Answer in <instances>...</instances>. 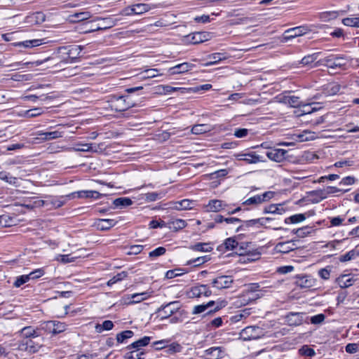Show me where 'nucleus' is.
<instances>
[{
	"mask_svg": "<svg viewBox=\"0 0 359 359\" xmlns=\"http://www.w3.org/2000/svg\"><path fill=\"white\" fill-rule=\"evenodd\" d=\"M97 20L101 21V23L99 26H97L95 28H93L92 31H97V30H102V29H109L111 27H113L117 24L118 19L114 18L112 17H108V18H97Z\"/></svg>",
	"mask_w": 359,
	"mask_h": 359,
	"instance_id": "nucleus-12",
	"label": "nucleus"
},
{
	"mask_svg": "<svg viewBox=\"0 0 359 359\" xmlns=\"http://www.w3.org/2000/svg\"><path fill=\"white\" fill-rule=\"evenodd\" d=\"M91 17L90 12L75 13L70 16L72 22H80L89 19Z\"/></svg>",
	"mask_w": 359,
	"mask_h": 359,
	"instance_id": "nucleus-34",
	"label": "nucleus"
},
{
	"mask_svg": "<svg viewBox=\"0 0 359 359\" xmlns=\"http://www.w3.org/2000/svg\"><path fill=\"white\" fill-rule=\"evenodd\" d=\"M43 113V109L42 108H34L32 109H29L26 111L25 116L28 118H33L38 116Z\"/></svg>",
	"mask_w": 359,
	"mask_h": 359,
	"instance_id": "nucleus-53",
	"label": "nucleus"
},
{
	"mask_svg": "<svg viewBox=\"0 0 359 359\" xmlns=\"http://www.w3.org/2000/svg\"><path fill=\"white\" fill-rule=\"evenodd\" d=\"M168 227L174 231L184 229L187 226L186 221L181 219H170L167 222Z\"/></svg>",
	"mask_w": 359,
	"mask_h": 359,
	"instance_id": "nucleus-23",
	"label": "nucleus"
},
{
	"mask_svg": "<svg viewBox=\"0 0 359 359\" xmlns=\"http://www.w3.org/2000/svg\"><path fill=\"white\" fill-rule=\"evenodd\" d=\"M309 229H310V228L309 226H304L302 228L294 229L292 231V233L294 234H297V236H299L300 238H304L311 233Z\"/></svg>",
	"mask_w": 359,
	"mask_h": 359,
	"instance_id": "nucleus-55",
	"label": "nucleus"
},
{
	"mask_svg": "<svg viewBox=\"0 0 359 359\" xmlns=\"http://www.w3.org/2000/svg\"><path fill=\"white\" fill-rule=\"evenodd\" d=\"M249 130L246 128H236L233 135L238 138H243L248 135Z\"/></svg>",
	"mask_w": 359,
	"mask_h": 359,
	"instance_id": "nucleus-64",
	"label": "nucleus"
},
{
	"mask_svg": "<svg viewBox=\"0 0 359 359\" xmlns=\"http://www.w3.org/2000/svg\"><path fill=\"white\" fill-rule=\"evenodd\" d=\"M107 102L112 110L119 112L125 111L135 106V103L129 100V97L125 95H109Z\"/></svg>",
	"mask_w": 359,
	"mask_h": 359,
	"instance_id": "nucleus-2",
	"label": "nucleus"
},
{
	"mask_svg": "<svg viewBox=\"0 0 359 359\" xmlns=\"http://www.w3.org/2000/svg\"><path fill=\"white\" fill-rule=\"evenodd\" d=\"M208 260H209V258L208 257V256L199 257L196 259H193L187 261V263L185 264V265L188 266V265L194 264V266H198L203 264V263L208 262Z\"/></svg>",
	"mask_w": 359,
	"mask_h": 359,
	"instance_id": "nucleus-45",
	"label": "nucleus"
},
{
	"mask_svg": "<svg viewBox=\"0 0 359 359\" xmlns=\"http://www.w3.org/2000/svg\"><path fill=\"white\" fill-rule=\"evenodd\" d=\"M29 281V278L27 275H22L16 278L15 281L13 283V285L16 287H20L22 285Z\"/></svg>",
	"mask_w": 359,
	"mask_h": 359,
	"instance_id": "nucleus-61",
	"label": "nucleus"
},
{
	"mask_svg": "<svg viewBox=\"0 0 359 359\" xmlns=\"http://www.w3.org/2000/svg\"><path fill=\"white\" fill-rule=\"evenodd\" d=\"M114 327V323L111 320H104L102 324L95 325V330L97 333H101L104 330H111Z\"/></svg>",
	"mask_w": 359,
	"mask_h": 359,
	"instance_id": "nucleus-36",
	"label": "nucleus"
},
{
	"mask_svg": "<svg viewBox=\"0 0 359 359\" xmlns=\"http://www.w3.org/2000/svg\"><path fill=\"white\" fill-rule=\"evenodd\" d=\"M287 151L282 149H270L266 151V156L277 163L283 162L287 158Z\"/></svg>",
	"mask_w": 359,
	"mask_h": 359,
	"instance_id": "nucleus-9",
	"label": "nucleus"
},
{
	"mask_svg": "<svg viewBox=\"0 0 359 359\" xmlns=\"http://www.w3.org/2000/svg\"><path fill=\"white\" fill-rule=\"evenodd\" d=\"M54 327H55V320H50L42 323L39 328L38 330H43L48 333H52L54 334Z\"/></svg>",
	"mask_w": 359,
	"mask_h": 359,
	"instance_id": "nucleus-39",
	"label": "nucleus"
},
{
	"mask_svg": "<svg viewBox=\"0 0 359 359\" xmlns=\"http://www.w3.org/2000/svg\"><path fill=\"white\" fill-rule=\"evenodd\" d=\"M134 332L131 330H126L116 334V340L118 343H123L127 339L131 338Z\"/></svg>",
	"mask_w": 359,
	"mask_h": 359,
	"instance_id": "nucleus-43",
	"label": "nucleus"
},
{
	"mask_svg": "<svg viewBox=\"0 0 359 359\" xmlns=\"http://www.w3.org/2000/svg\"><path fill=\"white\" fill-rule=\"evenodd\" d=\"M325 319V316L320 313L310 318V322L313 325H319L322 323Z\"/></svg>",
	"mask_w": 359,
	"mask_h": 359,
	"instance_id": "nucleus-59",
	"label": "nucleus"
},
{
	"mask_svg": "<svg viewBox=\"0 0 359 359\" xmlns=\"http://www.w3.org/2000/svg\"><path fill=\"white\" fill-rule=\"evenodd\" d=\"M304 313H290L287 316V321L290 325H299L304 322Z\"/></svg>",
	"mask_w": 359,
	"mask_h": 359,
	"instance_id": "nucleus-21",
	"label": "nucleus"
},
{
	"mask_svg": "<svg viewBox=\"0 0 359 359\" xmlns=\"http://www.w3.org/2000/svg\"><path fill=\"white\" fill-rule=\"evenodd\" d=\"M194 203L193 201L184 199L175 203L174 208L177 210H191L193 208L192 205Z\"/></svg>",
	"mask_w": 359,
	"mask_h": 359,
	"instance_id": "nucleus-31",
	"label": "nucleus"
},
{
	"mask_svg": "<svg viewBox=\"0 0 359 359\" xmlns=\"http://www.w3.org/2000/svg\"><path fill=\"white\" fill-rule=\"evenodd\" d=\"M64 133V131L60 130L59 129L55 130L54 131H39L37 133V135L39 137H37V139L41 142L50 141L60 137H62Z\"/></svg>",
	"mask_w": 359,
	"mask_h": 359,
	"instance_id": "nucleus-11",
	"label": "nucleus"
},
{
	"mask_svg": "<svg viewBox=\"0 0 359 359\" xmlns=\"http://www.w3.org/2000/svg\"><path fill=\"white\" fill-rule=\"evenodd\" d=\"M297 248L296 241L291 240L285 242L278 243L276 245V249L278 252L286 254Z\"/></svg>",
	"mask_w": 359,
	"mask_h": 359,
	"instance_id": "nucleus-15",
	"label": "nucleus"
},
{
	"mask_svg": "<svg viewBox=\"0 0 359 359\" xmlns=\"http://www.w3.org/2000/svg\"><path fill=\"white\" fill-rule=\"evenodd\" d=\"M150 340H151L150 337L145 336L143 338H142V339L133 342L130 345H129L127 347V348L128 349L134 348V349H137L140 351L141 347L148 345L150 342Z\"/></svg>",
	"mask_w": 359,
	"mask_h": 359,
	"instance_id": "nucleus-30",
	"label": "nucleus"
},
{
	"mask_svg": "<svg viewBox=\"0 0 359 359\" xmlns=\"http://www.w3.org/2000/svg\"><path fill=\"white\" fill-rule=\"evenodd\" d=\"M271 218L266 217V218H259V219H250L246 221H242V224L240 225L236 230V232L240 231H244L249 230L250 228L254 227V226H260L264 224L263 221L264 220H269Z\"/></svg>",
	"mask_w": 359,
	"mask_h": 359,
	"instance_id": "nucleus-10",
	"label": "nucleus"
},
{
	"mask_svg": "<svg viewBox=\"0 0 359 359\" xmlns=\"http://www.w3.org/2000/svg\"><path fill=\"white\" fill-rule=\"evenodd\" d=\"M67 325L64 323L55 320L54 334L61 333L66 330Z\"/></svg>",
	"mask_w": 359,
	"mask_h": 359,
	"instance_id": "nucleus-60",
	"label": "nucleus"
},
{
	"mask_svg": "<svg viewBox=\"0 0 359 359\" xmlns=\"http://www.w3.org/2000/svg\"><path fill=\"white\" fill-rule=\"evenodd\" d=\"M166 252V249L164 247H158L156 248L155 250L151 251L149 253V257L151 259L158 257L159 256H161L164 255Z\"/></svg>",
	"mask_w": 359,
	"mask_h": 359,
	"instance_id": "nucleus-54",
	"label": "nucleus"
},
{
	"mask_svg": "<svg viewBox=\"0 0 359 359\" xmlns=\"http://www.w3.org/2000/svg\"><path fill=\"white\" fill-rule=\"evenodd\" d=\"M206 359H219L224 356V351L221 347H211L205 351Z\"/></svg>",
	"mask_w": 359,
	"mask_h": 359,
	"instance_id": "nucleus-19",
	"label": "nucleus"
},
{
	"mask_svg": "<svg viewBox=\"0 0 359 359\" xmlns=\"http://www.w3.org/2000/svg\"><path fill=\"white\" fill-rule=\"evenodd\" d=\"M180 309L179 302H172L165 305H162L157 311L158 313H163L161 318H167Z\"/></svg>",
	"mask_w": 359,
	"mask_h": 359,
	"instance_id": "nucleus-7",
	"label": "nucleus"
},
{
	"mask_svg": "<svg viewBox=\"0 0 359 359\" xmlns=\"http://www.w3.org/2000/svg\"><path fill=\"white\" fill-rule=\"evenodd\" d=\"M210 130V126L207 124H197L192 127L191 133L195 135H200Z\"/></svg>",
	"mask_w": 359,
	"mask_h": 359,
	"instance_id": "nucleus-35",
	"label": "nucleus"
},
{
	"mask_svg": "<svg viewBox=\"0 0 359 359\" xmlns=\"http://www.w3.org/2000/svg\"><path fill=\"white\" fill-rule=\"evenodd\" d=\"M55 62V58L54 57H48V58H46L43 60H36L34 62H25V63H22L21 62H14V63H12L11 65H6L7 67H10L13 70H16V69H20V65H24L25 67H28L29 65H34L36 67V66H39L41 65H42L43 63L44 62Z\"/></svg>",
	"mask_w": 359,
	"mask_h": 359,
	"instance_id": "nucleus-18",
	"label": "nucleus"
},
{
	"mask_svg": "<svg viewBox=\"0 0 359 359\" xmlns=\"http://www.w3.org/2000/svg\"><path fill=\"white\" fill-rule=\"evenodd\" d=\"M301 107H302V114H311V113L318 110V109L316 107H311V104H308V103H305V102H304L302 104Z\"/></svg>",
	"mask_w": 359,
	"mask_h": 359,
	"instance_id": "nucleus-63",
	"label": "nucleus"
},
{
	"mask_svg": "<svg viewBox=\"0 0 359 359\" xmlns=\"http://www.w3.org/2000/svg\"><path fill=\"white\" fill-rule=\"evenodd\" d=\"M113 204L116 208H126V207H128V206L132 205L133 201L129 198L121 197V198H116L114 201Z\"/></svg>",
	"mask_w": 359,
	"mask_h": 359,
	"instance_id": "nucleus-33",
	"label": "nucleus"
},
{
	"mask_svg": "<svg viewBox=\"0 0 359 359\" xmlns=\"http://www.w3.org/2000/svg\"><path fill=\"white\" fill-rule=\"evenodd\" d=\"M348 62L349 60L345 56L331 55L317 61L313 66L316 67L320 65H325L333 69H345Z\"/></svg>",
	"mask_w": 359,
	"mask_h": 359,
	"instance_id": "nucleus-1",
	"label": "nucleus"
},
{
	"mask_svg": "<svg viewBox=\"0 0 359 359\" xmlns=\"http://www.w3.org/2000/svg\"><path fill=\"white\" fill-rule=\"evenodd\" d=\"M116 224V221L112 219H100L97 222V226L100 230L106 231L115 226Z\"/></svg>",
	"mask_w": 359,
	"mask_h": 359,
	"instance_id": "nucleus-29",
	"label": "nucleus"
},
{
	"mask_svg": "<svg viewBox=\"0 0 359 359\" xmlns=\"http://www.w3.org/2000/svg\"><path fill=\"white\" fill-rule=\"evenodd\" d=\"M43 274H44L43 270L41 269H36V270L32 271L29 274H27V276H28L29 280L31 279L34 280V279L39 278L41 277Z\"/></svg>",
	"mask_w": 359,
	"mask_h": 359,
	"instance_id": "nucleus-62",
	"label": "nucleus"
},
{
	"mask_svg": "<svg viewBox=\"0 0 359 359\" xmlns=\"http://www.w3.org/2000/svg\"><path fill=\"white\" fill-rule=\"evenodd\" d=\"M274 196V192L273 191H266L261 195H256L252 197L248 198L246 201L243 202L244 205H258L263 202L268 201L271 198H272Z\"/></svg>",
	"mask_w": 359,
	"mask_h": 359,
	"instance_id": "nucleus-5",
	"label": "nucleus"
},
{
	"mask_svg": "<svg viewBox=\"0 0 359 359\" xmlns=\"http://www.w3.org/2000/svg\"><path fill=\"white\" fill-rule=\"evenodd\" d=\"M238 161H243L248 164H255L258 162H264L262 156L256 154L255 152L240 153L235 155Z\"/></svg>",
	"mask_w": 359,
	"mask_h": 359,
	"instance_id": "nucleus-8",
	"label": "nucleus"
},
{
	"mask_svg": "<svg viewBox=\"0 0 359 359\" xmlns=\"http://www.w3.org/2000/svg\"><path fill=\"white\" fill-rule=\"evenodd\" d=\"M184 273H186L185 269L178 268V269H175L173 270L168 271L165 276L167 278H173L180 276Z\"/></svg>",
	"mask_w": 359,
	"mask_h": 359,
	"instance_id": "nucleus-49",
	"label": "nucleus"
},
{
	"mask_svg": "<svg viewBox=\"0 0 359 359\" xmlns=\"http://www.w3.org/2000/svg\"><path fill=\"white\" fill-rule=\"evenodd\" d=\"M191 249L200 252H210L212 250V247L209 243H198L191 247Z\"/></svg>",
	"mask_w": 359,
	"mask_h": 359,
	"instance_id": "nucleus-44",
	"label": "nucleus"
},
{
	"mask_svg": "<svg viewBox=\"0 0 359 359\" xmlns=\"http://www.w3.org/2000/svg\"><path fill=\"white\" fill-rule=\"evenodd\" d=\"M299 353L302 355L312 357L316 355V351L313 348H311L308 345H304L299 350Z\"/></svg>",
	"mask_w": 359,
	"mask_h": 359,
	"instance_id": "nucleus-47",
	"label": "nucleus"
},
{
	"mask_svg": "<svg viewBox=\"0 0 359 359\" xmlns=\"http://www.w3.org/2000/svg\"><path fill=\"white\" fill-rule=\"evenodd\" d=\"M128 273L126 271H122L121 273H117L116 276L112 277L110 280H108L107 285L108 286H111L116 283L122 280L127 276Z\"/></svg>",
	"mask_w": 359,
	"mask_h": 359,
	"instance_id": "nucleus-46",
	"label": "nucleus"
},
{
	"mask_svg": "<svg viewBox=\"0 0 359 359\" xmlns=\"http://www.w3.org/2000/svg\"><path fill=\"white\" fill-rule=\"evenodd\" d=\"M145 200L147 202H152L156 201L158 199H160L163 197L162 193H157V192H151L147 193L144 195Z\"/></svg>",
	"mask_w": 359,
	"mask_h": 359,
	"instance_id": "nucleus-52",
	"label": "nucleus"
},
{
	"mask_svg": "<svg viewBox=\"0 0 359 359\" xmlns=\"http://www.w3.org/2000/svg\"><path fill=\"white\" fill-rule=\"evenodd\" d=\"M43 341V339L41 337L39 338H32L26 339V343L27 344L28 352L29 353H36L39 351V349L41 347Z\"/></svg>",
	"mask_w": 359,
	"mask_h": 359,
	"instance_id": "nucleus-20",
	"label": "nucleus"
},
{
	"mask_svg": "<svg viewBox=\"0 0 359 359\" xmlns=\"http://www.w3.org/2000/svg\"><path fill=\"white\" fill-rule=\"evenodd\" d=\"M208 57L209 59H210V60L204 64V66L205 67L215 65L218 62L228 58V57L226 56L225 54L222 53H215L211 55H209Z\"/></svg>",
	"mask_w": 359,
	"mask_h": 359,
	"instance_id": "nucleus-24",
	"label": "nucleus"
},
{
	"mask_svg": "<svg viewBox=\"0 0 359 359\" xmlns=\"http://www.w3.org/2000/svg\"><path fill=\"white\" fill-rule=\"evenodd\" d=\"M319 54L320 53H315L304 56L299 61V65H301L302 67H311L312 64L318 59Z\"/></svg>",
	"mask_w": 359,
	"mask_h": 359,
	"instance_id": "nucleus-25",
	"label": "nucleus"
},
{
	"mask_svg": "<svg viewBox=\"0 0 359 359\" xmlns=\"http://www.w3.org/2000/svg\"><path fill=\"white\" fill-rule=\"evenodd\" d=\"M208 36L205 32H195L187 36V40L193 44H198L207 41Z\"/></svg>",
	"mask_w": 359,
	"mask_h": 359,
	"instance_id": "nucleus-22",
	"label": "nucleus"
},
{
	"mask_svg": "<svg viewBox=\"0 0 359 359\" xmlns=\"http://www.w3.org/2000/svg\"><path fill=\"white\" fill-rule=\"evenodd\" d=\"M296 284L302 288H308L312 286L311 280L309 279L307 276H297Z\"/></svg>",
	"mask_w": 359,
	"mask_h": 359,
	"instance_id": "nucleus-37",
	"label": "nucleus"
},
{
	"mask_svg": "<svg viewBox=\"0 0 359 359\" xmlns=\"http://www.w3.org/2000/svg\"><path fill=\"white\" fill-rule=\"evenodd\" d=\"M93 194L90 192V191H76V192H74L72 194H71L70 195H69L68 196L70 197L72 196V198H75V197H77V198H90V196H92Z\"/></svg>",
	"mask_w": 359,
	"mask_h": 359,
	"instance_id": "nucleus-56",
	"label": "nucleus"
},
{
	"mask_svg": "<svg viewBox=\"0 0 359 359\" xmlns=\"http://www.w3.org/2000/svg\"><path fill=\"white\" fill-rule=\"evenodd\" d=\"M233 283V279L231 276H219L213 279L212 286L219 289L229 288Z\"/></svg>",
	"mask_w": 359,
	"mask_h": 359,
	"instance_id": "nucleus-6",
	"label": "nucleus"
},
{
	"mask_svg": "<svg viewBox=\"0 0 359 359\" xmlns=\"http://www.w3.org/2000/svg\"><path fill=\"white\" fill-rule=\"evenodd\" d=\"M92 146L93 144L91 143H77L75 144V147L69 149V150L74 151H96V150L93 149Z\"/></svg>",
	"mask_w": 359,
	"mask_h": 359,
	"instance_id": "nucleus-32",
	"label": "nucleus"
},
{
	"mask_svg": "<svg viewBox=\"0 0 359 359\" xmlns=\"http://www.w3.org/2000/svg\"><path fill=\"white\" fill-rule=\"evenodd\" d=\"M0 179L10 184H15L18 181L16 177L10 176L9 174L5 171L0 172Z\"/></svg>",
	"mask_w": 359,
	"mask_h": 359,
	"instance_id": "nucleus-48",
	"label": "nucleus"
},
{
	"mask_svg": "<svg viewBox=\"0 0 359 359\" xmlns=\"http://www.w3.org/2000/svg\"><path fill=\"white\" fill-rule=\"evenodd\" d=\"M165 348H166L165 352L167 353L173 354L175 353L180 352L182 351V347L180 344H178L177 342H174L170 345H168V344H167Z\"/></svg>",
	"mask_w": 359,
	"mask_h": 359,
	"instance_id": "nucleus-42",
	"label": "nucleus"
},
{
	"mask_svg": "<svg viewBox=\"0 0 359 359\" xmlns=\"http://www.w3.org/2000/svg\"><path fill=\"white\" fill-rule=\"evenodd\" d=\"M194 67V65L191 63L183 62L170 68L169 72L170 74H182L192 69Z\"/></svg>",
	"mask_w": 359,
	"mask_h": 359,
	"instance_id": "nucleus-16",
	"label": "nucleus"
},
{
	"mask_svg": "<svg viewBox=\"0 0 359 359\" xmlns=\"http://www.w3.org/2000/svg\"><path fill=\"white\" fill-rule=\"evenodd\" d=\"M353 282V278H350L348 275H341L336 279V283L341 288H346L352 285Z\"/></svg>",
	"mask_w": 359,
	"mask_h": 359,
	"instance_id": "nucleus-26",
	"label": "nucleus"
},
{
	"mask_svg": "<svg viewBox=\"0 0 359 359\" xmlns=\"http://www.w3.org/2000/svg\"><path fill=\"white\" fill-rule=\"evenodd\" d=\"M342 23L345 26L359 28V17L346 18L342 20Z\"/></svg>",
	"mask_w": 359,
	"mask_h": 359,
	"instance_id": "nucleus-41",
	"label": "nucleus"
},
{
	"mask_svg": "<svg viewBox=\"0 0 359 359\" xmlns=\"http://www.w3.org/2000/svg\"><path fill=\"white\" fill-rule=\"evenodd\" d=\"M158 70L156 69H146L144 72H143V76H142V79H151V78H154L156 77V76L158 75Z\"/></svg>",
	"mask_w": 359,
	"mask_h": 359,
	"instance_id": "nucleus-58",
	"label": "nucleus"
},
{
	"mask_svg": "<svg viewBox=\"0 0 359 359\" xmlns=\"http://www.w3.org/2000/svg\"><path fill=\"white\" fill-rule=\"evenodd\" d=\"M357 252L355 250H352L344 255L339 257V259L341 262H345L354 259L356 257Z\"/></svg>",
	"mask_w": 359,
	"mask_h": 359,
	"instance_id": "nucleus-51",
	"label": "nucleus"
},
{
	"mask_svg": "<svg viewBox=\"0 0 359 359\" xmlns=\"http://www.w3.org/2000/svg\"><path fill=\"white\" fill-rule=\"evenodd\" d=\"M303 27H297L286 30L283 35V41L287 42L298 36L302 35L305 32Z\"/></svg>",
	"mask_w": 359,
	"mask_h": 359,
	"instance_id": "nucleus-14",
	"label": "nucleus"
},
{
	"mask_svg": "<svg viewBox=\"0 0 359 359\" xmlns=\"http://www.w3.org/2000/svg\"><path fill=\"white\" fill-rule=\"evenodd\" d=\"M283 102L289 104L292 107H301L304 103L300 100V98L297 96H285L283 97Z\"/></svg>",
	"mask_w": 359,
	"mask_h": 359,
	"instance_id": "nucleus-27",
	"label": "nucleus"
},
{
	"mask_svg": "<svg viewBox=\"0 0 359 359\" xmlns=\"http://www.w3.org/2000/svg\"><path fill=\"white\" fill-rule=\"evenodd\" d=\"M149 297V294L147 292H142V293H135L131 295L130 298L132 299L130 302H128V304H133L139 303L146 299Z\"/></svg>",
	"mask_w": 359,
	"mask_h": 359,
	"instance_id": "nucleus-38",
	"label": "nucleus"
},
{
	"mask_svg": "<svg viewBox=\"0 0 359 359\" xmlns=\"http://www.w3.org/2000/svg\"><path fill=\"white\" fill-rule=\"evenodd\" d=\"M144 353L143 351H140L137 349H135L134 351H131L128 353H127L125 355L126 359H141V356L143 355Z\"/></svg>",
	"mask_w": 359,
	"mask_h": 359,
	"instance_id": "nucleus-50",
	"label": "nucleus"
},
{
	"mask_svg": "<svg viewBox=\"0 0 359 359\" xmlns=\"http://www.w3.org/2000/svg\"><path fill=\"white\" fill-rule=\"evenodd\" d=\"M226 204L224 203L222 201L213 199L209 201L208 205H206L207 210L209 212H217L221 210H224Z\"/></svg>",
	"mask_w": 359,
	"mask_h": 359,
	"instance_id": "nucleus-17",
	"label": "nucleus"
},
{
	"mask_svg": "<svg viewBox=\"0 0 359 359\" xmlns=\"http://www.w3.org/2000/svg\"><path fill=\"white\" fill-rule=\"evenodd\" d=\"M245 339H257L264 335L263 329L258 326H249L242 330Z\"/></svg>",
	"mask_w": 359,
	"mask_h": 359,
	"instance_id": "nucleus-4",
	"label": "nucleus"
},
{
	"mask_svg": "<svg viewBox=\"0 0 359 359\" xmlns=\"http://www.w3.org/2000/svg\"><path fill=\"white\" fill-rule=\"evenodd\" d=\"M151 6L147 4H136L137 15H141L149 11Z\"/></svg>",
	"mask_w": 359,
	"mask_h": 359,
	"instance_id": "nucleus-57",
	"label": "nucleus"
},
{
	"mask_svg": "<svg viewBox=\"0 0 359 359\" xmlns=\"http://www.w3.org/2000/svg\"><path fill=\"white\" fill-rule=\"evenodd\" d=\"M190 294L191 297H200L201 295L210 297L212 294V292L207 285H200L198 286L193 287L191 289Z\"/></svg>",
	"mask_w": 359,
	"mask_h": 359,
	"instance_id": "nucleus-13",
	"label": "nucleus"
},
{
	"mask_svg": "<svg viewBox=\"0 0 359 359\" xmlns=\"http://www.w3.org/2000/svg\"><path fill=\"white\" fill-rule=\"evenodd\" d=\"M306 219V216L304 214H297L292 215L285 219L286 224H296L303 222Z\"/></svg>",
	"mask_w": 359,
	"mask_h": 359,
	"instance_id": "nucleus-40",
	"label": "nucleus"
},
{
	"mask_svg": "<svg viewBox=\"0 0 359 359\" xmlns=\"http://www.w3.org/2000/svg\"><path fill=\"white\" fill-rule=\"evenodd\" d=\"M225 248L228 250H234L239 255L248 254L250 250L243 247V244L239 245L238 242L234 238H229L224 241Z\"/></svg>",
	"mask_w": 359,
	"mask_h": 359,
	"instance_id": "nucleus-3",
	"label": "nucleus"
},
{
	"mask_svg": "<svg viewBox=\"0 0 359 359\" xmlns=\"http://www.w3.org/2000/svg\"><path fill=\"white\" fill-rule=\"evenodd\" d=\"M20 332L25 337L24 339H32V338H39L40 337L38 332L32 328V327H25L21 330Z\"/></svg>",
	"mask_w": 359,
	"mask_h": 359,
	"instance_id": "nucleus-28",
	"label": "nucleus"
}]
</instances>
